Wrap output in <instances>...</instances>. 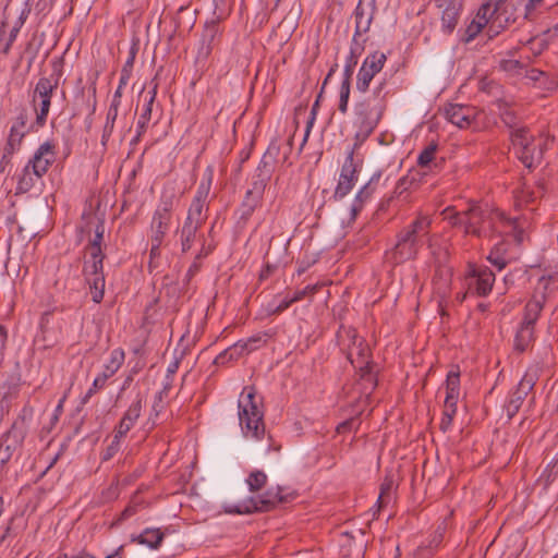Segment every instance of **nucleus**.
<instances>
[{"label":"nucleus","mask_w":558,"mask_h":558,"mask_svg":"<svg viewBox=\"0 0 558 558\" xmlns=\"http://www.w3.org/2000/svg\"><path fill=\"white\" fill-rule=\"evenodd\" d=\"M430 216L417 213L413 221L397 232L393 247L386 252L387 260L396 266L416 259L424 239L430 233Z\"/></svg>","instance_id":"1"},{"label":"nucleus","mask_w":558,"mask_h":558,"mask_svg":"<svg viewBox=\"0 0 558 558\" xmlns=\"http://www.w3.org/2000/svg\"><path fill=\"white\" fill-rule=\"evenodd\" d=\"M387 81H380L372 94L354 106L355 146L364 142L376 129L387 107Z\"/></svg>","instance_id":"2"},{"label":"nucleus","mask_w":558,"mask_h":558,"mask_svg":"<svg viewBox=\"0 0 558 558\" xmlns=\"http://www.w3.org/2000/svg\"><path fill=\"white\" fill-rule=\"evenodd\" d=\"M340 350L348 361L359 371L361 379L376 385V376L373 373L372 353L366 341L357 335L356 329L341 326L337 332Z\"/></svg>","instance_id":"3"},{"label":"nucleus","mask_w":558,"mask_h":558,"mask_svg":"<svg viewBox=\"0 0 558 558\" xmlns=\"http://www.w3.org/2000/svg\"><path fill=\"white\" fill-rule=\"evenodd\" d=\"M452 227H463L464 234L474 235L476 238L493 239L495 223L498 222L500 216L497 209L482 208L478 205H471L463 211H456L451 216H447Z\"/></svg>","instance_id":"4"},{"label":"nucleus","mask_w":558,"mask_h":558,"mask_svg":"<svg viewBox=\"0 0 558 558\" xmlns=\"http://www.w3.org/2000/svg\"><path fill=\"white\" fill-rule=\"evenodd\" d=\"M174 205L175 196L173 193L162 194L159 204L153 213L149 226L150 260L160 257L161 246L165 244V240L172 226Z\"/></svg>","instance_id":"5"},{"label":"nucleus","mask_w":558,"mask_h":558,"mask_svg":"<svg viewBox=\"0 0 558 558\" xmlns=\"http://www.w3.org/2000/svg\"><path fill=\"white\" fill-rule=\"evenodd\" d=\"M239 420L245 437L260 439L265 435L264 412L254 387H245L239 400Z\"/></svg>","instance_id":"6"},{"label":"nucleus","mask_w":558,"mask_h":558,"mask_svg":"<svg viewBox=\"0 0 558 558\" xmlns=\"http://www.w3.org/2000/svg\"><path fill=\"white\" fill-rule=\"evenodd\" d=\"M105 253H83L82 274L88 284L92 300L100 303L105 295L106 280L104 275Z\"/></svg>","instance_id":"7"},{"label":"nucleus","mask_w":558,"mask_h":558,"mask_svg":"<svg viewBox=\"0 0 558 558\" xmlns=\"http://www.w3.org/2000/svg\"><path fill=\"white\" fill-rule=\"evenodd\" d=\"M484 5H489L490 32L493 35H498L515 23L520 9L523 5V0H486Z\"/></svg>","instance_id":"8"},{"label":"nucleus","mask_w":558,"mask_h":558,"mask_svg":"<svg viewBox=\"0 0 558 558\" xmlns=\"http://www.w3.org/2000/svg\"><path fill=\"white\" fill-rule=\"evenodd\" d=\"M213 181V170L207 169L206 178L201 181L195 196L187 209V215L183 223L202 228L208 217L207 198L210 192Z\"/></svg>","instance_id":"9"},{"label":"nucleus","mask_w":558,"mask_h":558,"mask_svg":"<svg viewBox=\"0 0 558 558\" xmlns=\"http://www.w3.org/2000/svg\"><path fill=\"white\" fill-rule=\"evenodd\" d=\"M541 371L542 368L538 364H532L527 367L515 390L509 395L505 403L508 418H512L519 412L525 398L533 391Z\"/></svg>","instance_id":"10"},{"label":"nucleus","mask_w":558,"mask_h":558,"mask_svg":"<svg viewBox=\"0 0 558 558\" xmlns=\"http://www.w3.org/2000/svg\"><path fill=\"white\" fill-rule=\"evenodd\" d=\"M288 501L286 496L281 495V488L277 487L268 489L264 495L258 498H248L241 505L226 506L225 511L230 514H248L253 512H267L274 509L278 504Z\"/></svg>","instance_id":"11"},{"label":"nucleus","mask_w":558,"mask_h":558,"mask_svg":"<svg viewBox=\"0 0 558 558\" xmlns=\"http://www.w3.org/2000/svg\"><path fill=\"white\" fill-rule=\"evenodd\" d=\"M464 278L468 290L462 295L461 301L465 299L466 294L487 296L492 292L495 282V274L484 265L468 264Z\"/></svg>","instance_id":"12"},{"label":"nucleus","mask_w":558,"mask_h":558,"mask_svg":"<svg viewBox=\"0 0 558 558\" xmlns=\"http://www.w3.org/2000/svg\"><path fill=\"white\" fill-rule=\"evenodd\" d=\"M57 88L58 86L52 84V80L48 77H40L36 83L34 94L32 96V104L36 112V130L46 125L51 99Z\"/></svg>","instance_id":"13"},{"label":"nucleus","mask_w":558,"mask_h":558,"mask_svg":"<svg viewBox=\"0 0 558 558\" xmlns=\"http://www.w3.org/2000/svg\"><path fill=\"white\" fill-rule=\"evenodd\" d=\"M446 119L460 129H477L483 111L470 105L448 104L445 106Z\"/></svg>","instance_id":"14"},{"label":"nucleus","mask_w":558,"mask_h":558,"mask_svg":"<svg viewBox=\"0 0 558 558\" xmlns=\"http://www.w3.org/2000/svg\"><path fill=\"white\" fill-rule=\"evenodd\" d=\"M386 61L387 56L381 51H374L364 59L356 75L355 87L357 92L367 93L371 82L383 70Z\"/></svg>","instance_id":"15"},{"label":"nucleus","mask_w":558,"mask_h":558,"mask_svg":"<svg viewBox=\"0 0 558 558\" xmlns=\"http://www.w3.org/2000/svg\"><path fill=\"white\" fill-rule=\"evenodd\" d=\"M280 151V145L277 142H271L262 157L256 173L253 177L252 185L259 186L265 190L275 170L277 157Z\"/></svg>","instance_id":"16"},{"label":"nucleus","mask_w":558,"mask_h":558,"mask_svg":"<svg viewBox=\"0 0 558 558\" xmlns=\"http://www.w3.org/2000/svg\"><path fill=\"white\" fill-rule=\"evenodd\" d=\"M56 145L51 141L43 143L26 163L36 179L43 178L56 161Z\"/></svg>","instance_id":"17"},{"label":"nucleus","mask_w":558,"mask_h":558,"mask_svg":"<svg viewBox=\"0 0 558 558\" xmlns=\"http://www.w3.org/2000/svg\"><path fill=\"white\" fill-rule=\"evenodd\" d=\"M436 8L440 11L441 31L451 34L460 20L462 12L461 0H434Z\"/></svg>","instance_id":"18"},{"label":"nucleus","mask_w":558,"mask_h":558,"mask_svg":"<svg viewBox=\"0 0 558 558\" xmlns=\"http://www.w3.org/2000/svg\"><path fill=\"white\" fill-rule=\"evenodd\" d=\"M376 11V0H359L353 12L355 31L353 38L365 39L363 36L369 31Z\"/></svg>","instance_id":"19"},{"label":"nucleus","mask_w":558,"mask_h":558,"mask_svg":"<svg viewBox=\"0 0 558 558\" xmlns=\"http://www.w3.org/2000/svg\"><path fill=\"white\" fill-rule=\"evenodd\" d=\"M83 218L87 219L86 227L88 229L94 228V236L88 240V243L84 246L83 253H104L102 244L105 238V220L97 214H84ZM90 233V230H88Z\"/></svg>","instance_id":"20"},{"label":"nucleus","mask_w":558,"mask_h":558,"mask_svg":"<svg viewBox=\"0 0 558 558\" xmlns=\"http://www.w3.org/2000/svg\"><path fill=\"white\" fill-rule=\"evenodd\" d=\"M222 31L217 21L205 24L202 35V46L197 52L198 61H206L213 53V50L220 44Z\"/></svg>","instance_id":"21"},{"label":"nucleus","mask_w":558,"mask_h":558,"mask_svg":"<svg viewBox=\"0 0 558 558\" xmlns=\"http://www.w3.org/2000/svg\"><path fill=\"white\" fill-rule=\"evenodd\" d=\"M264 193L265 190L255 185H252V187L246 191L244 198L236 211L239 214V225L245 226L247 223L256 208L262 205Z\"/></svg>","instance_id":"22"},{"label":"nucleus","mask_w":558,"mask_h":558,"mask_svg":"<svg viewBox=\"0 0 558 558\" xmlns=\"http://www.w3.org/2000/svg\"><path fill=\"white\" fill-rule=\"evenodd\" d=\"M28 123V113L26 108H22L14 119L9 132V136L7 143H10L14 146L20 147L24 137L32 131H35V122L27 125Z\"/></svg>","instance_id":"23"},{"label":"nucleus","mask_w":558,"mask_h":558,"mask_svg":"<svg viewBox=\"0 0 558 558\" xmlns=\"http://www.w3.org/2000/svg\"><path fill=\"white\" fill-rule=\"evenodd\" d=\"M485 26L488 27V34L490 37H493L494 35L490 32L492 21L489 16V5H484L483 3L480 7L475 17L466 26L462 40L466 44L472 41Z\"/></svg>","instance_id":"24"},{"label":"nucleus","mask_w":558,"mask_h":558,"mask_svg":"<svg viewBox=\"0 0 558 558\" xmlns=\"http://www.w3.org/2000/svg\"><path fill=\"white\" fill-rule=\"evenodd\" d=\"M23 436L19 430L16 423H13L10 429L4 433L0 440V462L7 466V463L12 458L16 447L22 442Z\"/></svg>","instance_id":"25"},{"label":"nucleus","mask_w":558,"mask_h":558,"mask_svg":"<svg viewBox=\"0 0 558 558\" xmlns=\"http://www.w3.org/2000/svg\"><path fill=\"white\" fill-rule=\"evenodd\" d=\"M143 402V397L137 395L136 399L130 404L114 429V434H117L118 437H124L135 425L136 421L141 416Z\"/></svg>","instance_id":"26"},{"label":"nucleus","mask_w":558,"mask_h":558,"mask_svg":"<svg viewBox=\"0 0 558 558\" xmlns=\"http://www.w3.org/2000/svg\"><path fill=\"white\" fill-rule=\"evenodd\" d=\"M544 293H541L539 295L534 294L524 307V314L521 324L535 328V324L544 307Z\"/></svg>","instance_id":"27"},{"label":"nucleus","mask_w":558,"mask_h":558,"mask_svg":"<svg viewBox=\"0 0 558 558\" xmlns=\"http://www.w3.org/2000/svg\"><path fill=\"white\" fill-rule=\"evenodd\" d=\"M379 177L380 174H374L356 194L355 199L351 206V216L353 219L363 209L365 202H367L373 195L375 191V184L378 182Z\"/></svg>","instance_id":"28"},{"label":"nucleus","mask_w":558,"mask_h":558,"mask_svg":"<svg viewBox=\"0 0 558 558\" xmlns=\"http://www.w3.org/2000/svg\"><path fill=\"white\" fill-rule=\"evenodd\" d=\"M175 25L174 32H190L196 22V11L190 9L189 5H181L173 17Z\"/></svg>","instance_id":"29"},{"label":"nucleus","mask_w":558,"mask_h":558,"mask_svg":"<svg viewBox=\"0 0 558 558\" xmlns=\"http://www.w3.org/2000/svg\"><path fill=\"white\" fill-rule=\"evenodd\" d=\"M534 329L535 328L533 327L520 324L513 341V349L515 352L523 353L532 348L535 341Z\"/></svg>","instance_id":"30"},{"label":"nucleus","mask_w":558,"mask_h":558,"mask_svg":"<svg viewBox=\"0 0 558 558\" xmlns=\"http://www.w3.org/2000/svg\"><path fill=\"white\" fill-rule=\"evenodd\" d=\"M508 250L509 243L505 240L499 241L490 250V253L487 256L488 262L499 270H502L511 262Z\"/></svg>","instance_id":"31"},{"label":"nucleus","mask_w":558,"mask_h":558,"mask_svg":"<svg viewBox=\"0 0 558 558\" xmlns=\"http://www.w3.org/2000/svg\"><path fill=\"white\" fill-rule=\"evenodd\" d=\"M515 154L521 162L529 169L534 168L536 162H539L542 158V150L536 151L534 142L518 148Z\"/></svg>","instance_id":"32"},{"label":"nucleus","mask_w":558,"mask_h":558,"mask_svg":"<svg viewBox=\"0 0 558 558\" xmlns=\"http://www.w3.org/2000/svg\"><path fill=\"white\" fill-rule=\"evenodd\" d=\"M418 177H420L418 171H410L407 175L399 179V181L397 182V185L393 190L391 198H395V197L399 198L408 191H410L412 189H416L420 183Z\"/></svg>","instance_id":"33"},{"label":"nucleus","mask_w":558,"mask_h":558,"mask_svg":"<svg viewBox=\"0 0 558 558\" xmlns=\"http://www.w3.org/2000/svg\"><path fill=\"white\" fill-rule=\"evenodd\" d=\"M458 400L459 398H454L451 400L450 397L445 398L442 416L439 424V428L444 433L448 432L452 425L453 417L457 414Z\"/></svg>","instance_id":"34"},{"label":"nucleus","mask_w":558,"mask_h":558,"mask_svg":"<svg viewBox=\"0 0 558 558\" xmlns=\"http://www.w3.org/2000/svg\"><path fill=\"white\" fill-rule=\"evenodd\" d=\"M125 359V353L123 349L117 348L113 349L110 353L109 362L105 365L104 371L100 373L101 375H106V378H110L113 376L123 365Z\"/></svg>","instance_id":"35"},{"label":"nucleus","mask_w":558,"mask_h":558,"mask_svg":"<svg viewBox=\"0 0 558 558\" xmlns=\"http://www.w3.org/2000/svg\"><path fill=\"white\" fill-rule=\"evenodd\" d=\"M144 499L140 496V492H135L131 496L128 506L123 509L118 519L114 521V524H120L121 522L135 515L140 511V509L144 507Z\"/></svg>","instance_id":"36"},{"label":"nucleus","mask_w":558,"mask_h":558,"mask_svg":"<svg viewBox=\"0 0 558 558\" xmlns=\"http://www.w3.org/2000/svg\"><path fill=\"white\" fill-rule=\"evenodd\" d=\"M446 397L451 399L460 397V368L453 366L447 374L446 383Z\"/></svg>","instance_id":"37"},{"label":"nucleus","mask_w":558,"mask_h":558,"mask_svg":"<svg viewBox=\"0 0 558 558\" xmlns=\"http://www.w3.org/2000/svg\"><path fill=\"white\" fill-rule=\"evenodd\" d=\"M199 229L201 228L198 227L183 223L182 228L178 230L180 235L181 251L183 253L191 250Z\"/></svg>","instance_id":"38"},{"label":"nucleus","mask_w":558,"mask_h":558,"mask_svg":"<svg viewBox=\"0 0 558 558\" xmlns=\"http://www.w3.org/2000/svg\"><path fill=\"white\" fill-rule=\"evenodd\" d=\"M163 536V533L159 529H146L138 535L137 542L156 549L160 546Z\"/></svg>","instance_id":"39"},{"label":"nucleus","mask_w":558,"mask_h":558,"mask_svg":"<svg viewBox=\"0 0 558 558\" xmlns=\"http://www.w3.org/2000/svg\"><path fill=\"white\" fill-rule=\"evenodd\" d=\"M268 338L269 335L267 332H259L250 337L246 341L236 342V344L240 345L239 349L242 351V354L250 353L265 345Z\"/></svg>","instance_id":"40"},{"label":"nucleus","mask_w":558,"mask_h":558,"mask_svg":"<svg viewBox=\"0 0 558 558\" xmlns=\"http://www.w3.org/2000/svg\"><path fill=\"white\" fill-rule=\"evenodd\" d=\"M499 117L505 125L508 126L511 131L522 126L520 117L507 104L499 105Z\"/></svg>","instance_id":"41"},{"label":"nucleus","mask_w":558,"mask_h":558,"mask_svg":"<svg viewBox=\"0 0 558 558\" xmlns=\"http://www.w3.org/2000/svg\"><path fill=\"white\" fill-rule=\"evenodd\" d=\"M510 138L515 150L524 145L534 142V136L531 134L527 126H520L511 131Z\"/></svg>","instance_id":"42"},{"label":"nucleus","mask_w":558,"mask_h":558,"mask_svg":"<svg viewBox=\"0 0 558 558\" xmlns=\"http://www.w3.org/2000/svg\"><path fill=\"white\" fill-rule=\"evenodd\" d=\"M497 214L500 216V219L495 223L494 236L510 235V231H515V219L507 217L505 213L499 209H497Z\"/></svg>","instance_id":"43"},{"label":"nucleus","mask_w":558,"mask_h":558,"mask_svg":"<svg viewBox=\"0 0 558 558\" xmlns=\"http://www.w3.org/2000/svg\"><path fill=\"white\" fill-rule=\"evenodd\" d=\"M20 147L5 143L0 157V175L9 174L12 168V157Z\"/></svg>","instance_id":"44"},{"label":"nucleus","mask_w":558,"mask_h":558,"mask_svg":"<svg viewBox=\"0 0 558 558\" xmlns=\"http://www.w3.org/2000/svg\"><path fill=\"white\" fill-rule=\"evenodd\" d=\"M34 174L32 172V169L28 168L26 165L24 169L22 170V173L19 175L17 183H16V193H26L28 192L35 184Z\"/></svg>","instance_id":"45"},{"label":"nucleus","mask_w":558,"mask_h":558,"mask_svg":"<svg viewBox=\"0 0 558 558\" xmlns=\"http://www.w3.org/2000/svg\"><path fill=\"white\" fill-rule=\"evenodd\" d=\"M356 146L354 145V147L351 148L348 151V155H347L345 160H344V162L342 165V168H341L339 177L357 180V170H356L357 166L354 162V148Z\"/></svg>","instance_id":"46"},{"label":"nucleus","mask_w":558,"mask_h":558,"mask_svg":"<svg viewBox=\"0 0 558 558\" xmlns=\"http://www.w3.org/2000/svg\"><path fill=\"white\" fill-rule=\"evenodd\" d=\"M366 39H356L352 38V43L350 46V53L345 59V64H350V66L355 68L359 61L360 56L365 49Z\"/></svg>","instance_id":"47"},{"label":"nucleus","mask_w":558,"mask_h":558,"mask_svg":"<svg viewBox=\"0 0 558 558\" xmlns=\"http://www.w3.org/2000/svg\"><path fill=\"white\" fill-rule=\"evenodd\" d=\"M151 111H153V107L149 105H145V107L137 120L136 136L133 140L134 143L138 142L141 136L146 132L148 122L151 119Z\"/></svg>","instance_id":"48"},{"label":"nucleus","mask_w":558,"mask_h":558,"mask_svg":"<svg viewBox=\"0 0 558 558\" xmlns=\"http://www.w3.org/2000/svg\"><path fill=\"white\" fill-rule=\"evenodd\" d=\"M240 345L234 343L232 347L226 349L218 354L214 361L216 365H225L230 361L238 360L242 355V351L239 349Z\"/></svg>","instance_id":"49"},{"label":"nucleus","mask_w":558,"mask_h":558,"mask_svg":"<svg viewBox=\"0 0 558 558\" xmlns=\"http://www.w3.org/2000/svg\"><path fill=\"white\" fill-rule=\"evenodd\" d=\"M267 482V475L259 470L253 471L248 474L246 483L251 492H258Z\"/></svg>","instance_id":"50"},{"label":"nucleus","mask_w":558,"mask_h":558,"mask_svg":"<svg viewBox=\"0 0 558 558\" xmlns=\"http://www.w3.org/2000/svg\"><path fill=\"white\" fill-rule=\"evenodd\" d=\"M392 481L389 480V478H385V481L381 483L380 485V493H379V496H378V499H377V510L376 512L374 513V515L376 513H378L380 511L381 508H384L390 500V494H391V489H392Z\"/></svg>","instance_id":"51"},{"label":"nucleus","mask_w":558,"mask_h":558,"mask_svg":"<svg viewBox=\"0 0 558 558\" xmlns=\"http://www.w3.org/2000/svg\"><path fill=\"white\" fill-rule=\"evenodd\" d=\"M437 144L435 142L429 143L418 155L417 166L421 168L429 167L430 162L435 158L437 151Z\"/></svg>","instance_id":"52"},{"label":"nucleus","mask_w":558,"mask_h":558,"mask_svg":"<svg viewBox=\"0 0 558 558\" xmlns=\"http://www.w3.org/2000/svg\"><path fill=\"white\" fill-rule=\"evenodd\" d=\"M270 251L266 253V262L264 267L262 268L259 275H258V281L267 280L270 276H272L281 266V263L279 259L270 260L269 259Z\"/></svg>","instance_id":"53"},{"label":"nucleus","mask_w":558,"mask_h":558,"mask_svg":"<svg viewBox=\"0 0 558 558\" xmlns=\"http://www.w3.org/2000/svg\"><path fill=\"white\" fill-rule=\"evenodd\" d=\"M356 180L339 177L338 184L336 186L333 197L336 199H341L347 196L351 190L353 189Z\"/></svg>","instance_id":"54"},{"label":"nucleus","mask_w":558,"mask_h":558,"mask_svg":"<svg viewBox=\"0 0 558 558\" xmlns=\"http://www.w3.org/2000/svg\"><path fill=\"white\" fill-rule=\"evenodd\" d=\"M322 287H323L322 283L308 284L305 288L295 291L290 296L292 298V301L294 303H296V302L304 300L305 298H312L320 290Z\"/></svg>","instance_id":"55"},{"label":"nucleus","mask_w":558,"mask_h":558,"mask_svg":"<svg viewBox=\"0 0 558 558\" xmlns=\"http://www.w3.org/2000/svg\"><path fill=\"white\" fill-rule=\"evenodd\" d=\"M108 378H106V375H101L99 374L93 381V385L92 387L87 390V392L85 393V396L82 398V403L83 404H86L89 399L96 393L98 392L99 390H101L106 383H107Z\"/></svg>","instance_id":"56"},{"label":"nucleus","mask_w":558,"mask_h":558,"mask_svg":"<svg viewBox=\"0 0 558 558\" xmlns=\"http://www.w3.org/2000/svg\"><path fill=\"white\" fill-rule=\"evenodd\" d=\"M52 73L48 78L52 80V84L59 86L60 78L63 75L64 58L58 57L51 61Z\"/></svg>","instance_id":"57"},{"label":"nucleus","mask_w":558,"mask_h":558,"mask_svg":"<svg viewBox=\"0 0 558 558\" xmlns=\"http://www.w3.org/2000/svg\"><path fill=\"white\" fill-rule=\"evenodd\" d=\"M350 92H351V85H349L347 83H341L338 109L343 114H345L348 112Z\"/></svg>","instance_id":"58"},{"label":"nucleus","mask_w":558,"mask_h":558,"mask_svg":"<svg viewBox=\"0 0 558 558\" xmlns=\"http://www.w3.org/2000/svg\"><path fill=\"white\" fill-rule=\"evenodd\" d=\"M122 438L123 437H118L117 434L113 435L111 444L101 453V461H109L119 452Z\"/></svg>","instance_id":"59"},{"label":"nucleus","mask_w":558,"mask_h":558,"mask_svg":"<svg viewBox=\"0 0 558 558\" xmlns=\"http://www.w3.org/2000/svg\"><path fill=\"white\" fill-rule=\"evenodd\" d=\"M120 495L119 482H112L107 488L101 492L100 499L102 502H110L118 499Z\"/></svg>","instance_id":"60"},{"label":"nucleus","mask_w":558,"mask_h":558,"mask_svg":"<svg viewBox=\"0 0 558 558\" xmlns=\"http://www.w3.org/2000/svg\"><path fill=\"white\" fill-rule=\"evenodd\" d=\"M544 0H529L525 4H524V13H523V16L525 20H529V21H534L536 15H535V10L538 5L542 4Z\"/></svg>","instance_id":"61"},{"label":"nucleus","mask_w":558,"mask_h":558,"mask_svg":"<svg viewBox=\"0 0 558 558\" xmlns=\"http://www.w3.org/2000/svg\"><path fill=\"white\" fill-rule=\"evenodd\" d=\"M136 52H137V48L135 46H133L130 50L129 58L126 59L121 71H126V73L132 74V69L134 65Z\"/></svg>","instance_id":"62"},{"label":"nucleus","mask_w":558,"mask_h":558,"mask_svg":"<svg viewBox=\"0 0 558 558\" xmlns=\"http://www.w3.org/2000/svg\"><path fill=\"white\" fill-rule=\"evenodd\" d=\"M294 302L290 295H287L279 305L275 308L274 314H280L288 310Z\"/></svg>","instance_id":"63"},{"label":"nucleus","mask_w":558,"mask_h":558,"mask_svg":"<svg viewBox=\"0 0 558 558\" xmlns=\"http://www.w3.org/2000/svg\"><path fill=\"white\" fill-rule=\"evenodd\" d=\"M114 123L106 122L104 130H102V136H101V143L106 145L108 140L110 138L112 132H113Z\"/></svg>","instance_id":"64"}]
</instances>
